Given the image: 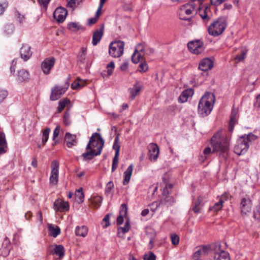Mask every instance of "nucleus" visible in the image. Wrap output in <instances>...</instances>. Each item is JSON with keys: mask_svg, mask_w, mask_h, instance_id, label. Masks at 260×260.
Here are the masks:
<instances>
[{"mask_svg": "<svg viewBox=\"0 0 260 260\" xmlns=\"http://www.w3.org/2000/svg\"><path fill=\"white\" fill-rule=\"evenodd\" d=\"M104 143L105 141L99 133H93L86 146L87 152L83 153L82 156L85 160H90L95 156L100 155Z\"/></svg>", "mask_w": 260, "mask_h": 260, "instance_id": "obj_1", "label": "nucleus"}, {"mask_svg": "<svg viewBox=\"0 0 260 260\" xmlns=\"http://www.w3.org/2000/svg\"><path fill=\"white\" fill-rule=\"evenodd\" d=\"M210 143L214 151L223 154L229 150L230 138L226 136H223L222 131H219L212 137Z\"/></svg>", "mask_w": 260, "mask_h": 260, "instance_id": "obj_2", "label": "nucleus"}, {"mask_svg": "<svg viewBox=\"0 0 260 260\" xmlns=\"http://www.w3.org/2000/svg\"><path fill=\"white\" fill-rule=\"evenodd\" d=\"M215 101L213 93L206 92L200 99L198 104V113L202 117L208 115L212 111Z\"/></svg>", "mask_w": 260, "mask_h": 260, "instance_id": "obj_3", "label": "nucleus"}, {"mask_svg": "<svg viewBox=\"0 0 260 260\" xmlns=\"http://www.w3.org/2000/svg\"><path fill=\"white\" fill-rule=\"evenodd\" d=\"M228 18L222 16L214 19L208 27L210 35L218 37L221 35L228 26Z\"/></svg>", "mask_w": 260, "mask_h": 260, "instance_id": "obj_4", "label": "nucleus"}, {"mask_svg": "<svg viewBox=\"0 0 260 260\" xmlns=\"http://www.w3.org/2000/svg\"><path fill=\"white\" fill-rule=\"evenodd\" d=\"M256 136L252 134L240 137L237 141L234 147V152L238 155L245 153L249 147V143L254 141Z\"/></svg>", "mask_w": 260, "mask_h": 260, "instance_id": "obj_5", "label": "nucleus"}, {"mask_svg": "<svg viewBox=\"0 0 260 260\" xmlns=\"http://www.w3.org/2000/svg\"><path fill=\"white\" fill-rule=\"evenodd\" d=\"M191 2L190 4H186L182 6L178 11V15L179 18L183 20L190 21V16L193 12H196V6L195 4L193 2L197 1L198 4H201L203 0H191Z\"/></svg>", "mask_w": 260, "mask_h": 260, "instance_id": "obj_6", "label": "nucleus"}, {"mask_svg": "<svg viewBox=\"0 0 260 260\" xmlns=\"http://www.w3.org/2000/svg\"><path fill=\"white\" fill-rule=\"evenodd\" d=\"M124 45V42L120 40L112 42L109 46V54L114 58L120 57L123 54Z\"/></svg>", "mask_w": 260, "mask_h": 260, "instance_id": "obj_7", "label": "nucleus"}, {"mask_svg": "<svg viewBox=\"0 0 260 260\" xmlns=\"http://www.w3.org/2000/svg\"><path fill=\"white\" fill-rule=\"evenodd\" d=\"M211 251L209 245H202L197 247L193 253L191 258L192 260H203Z\"/></svg>", "mask_w": 260, "mask_h": 260, "instance_id": "obj_8", "label": "nucleus"}, {"mask_svg": "<svg viewBox=\"0 0 260 260\" xmlns=\"http://www.w3.org/2000/svg\"><path fill=\"white\" fill-rule=\"evenodd\" d=\"M188 50L194 54H199L202 53L205 49L204 43L200 40L190 41L187 44Z\"/></svg>", "mask_w": 260, "mask_h": 260, "instance_id": "obj_9", "label": "nucleus"}, {"mask_svg": "<svg viewBox=\"0 0 260 260\" xmlns=\"http://www.w3.org/2000/svg\"><path fill=\"white\" fill-rule=\"evenodd\" d=\"M59 166V162L56 160H54L51 162V171L49 181L50 184L53 185H56L58 181Z\"/></svg>", "mask_w": 260, "mask_h": 260, "instance_id": "obj_10", "label": "nucleus"}, {"mask_svg": "<svg viewBox=\"0 0 260 260\" xmlns=\"http://www.w3.org/2000/svg\"><path fill=\"white\" fill-rule=\"evenodd\" d=\"M55 59L54 57L46 58L41 63V69L45 75L50 73L51 70L54 66Z\"/></svg>", "mask_w": 260, "mask_h": 260, "instance_id": "obj_11", "label": "nucleus"}, {"mask_svg": "<svg viewBox=\"0 0 260 260\" xmlns=\"http://www.w3.org/2000/svg\"><path fill=\"white\" fill-rule=\"evenodd\" d=\"M67 87L62 86H55L52 88L50 99L51 101H56L59 99L66 91Z\"/></svg>", "mask_w": 260, "mask_h": 260, "instance_id": "obj_12", "label": "nucleus"}, {"mask_svg": "<svg viewBox=\"0 0 260 260\" xmlns=\"http://www.w3.org/2000/svg\"><path fill=\"white\" fill-rule=\"evenodd\" d=\"M221 245L216 246L214 252V260H231L228 251L221 249Z\"/></svg>", "mask_w": 260, "mask_h": 260, "instance_id": "obj_13", "label": "nucleus"}, {"mask_svg": "<svg viewBox=\"0 0 260 260\" xmlns=\"http://www.w3.org/2000/svg\"><path fill=\"white\" fill-rule=\"evenodd\" d=\"M149 158L151 161H155L159 154V148L155 143H151L148 147Z\"/></svg>", "mask_w": 260, "mask_h": 260, "instance_id": "obj_14", "label": "nucleus"}, {"mask_svg": "<svg viewBox=\"0 0 260 260\" xmlns=\"http://www.w3.org/2000/svg\"><path fill=\"white\" fill-rule=\"evenodd\" d=\"M166 196L165 199L161 200V201H156L151 204L152 206H155V210L157 209L159 207L165 205L167 207L171 206L174 203V199L172 196H169L168 195H165Z\"/></svg>", "mask_w": 260, "mask_h": 260, "instance_id": "obj_15", "label": "nucleus"}, {"mask_svg": "<svg viewBox=\"0 0 260 260\" xmlns=\"http://www.w3.org/2000/svg\"><path fill=\"white\" fill-rule=\"evenodd\" d=\"M241 211L242 215H246L251 210V201L249 198H243L241 199L240 204Z\"/></svg>", "mask_w": 260, "mask_h": 260, "instance_id": "obj_16", "label": "nucleus"}, {"mask_svg": "<svg viewBox=\"0 0 260 260\" xmlns=\"http://www.w3.org/2000/svg\"><path fill=\"white\" fill-rule=\"evenodd\" d=\"M53 208L56 212L67 211L69 209V205L68 202H64L61 199H57L54 202Z\"/></svg>", "mask_w": 260, "mask_h": 260, "instance_id": "obj_17", "label": "nucleus"}, {"mask_svg": "<svg viewBox=\"0 0 260 260\" xmlns=\"http://www.w3.org/2000/svg\"><path fill=\"white\" fill-rule=\"evenodd\" d=\"M68 14V12L66 9L62 7H58L56 9L53 13V17L57 22H63Z\"/></svg>", "mask_w": 260, "mask_h": 260, "instance_id": "obj_18", "label": "nucleus"}, {"mask_svg": "<svg viewBox=\"0 0 260 260\" xmlns=\"http://www.w3.org/2000/svg\"><path fill=\"white\" fill-rule=\"evenodd\" d=\"M20 54L21 58L27 61L32 55L30 47L28 44H23L20 49Z\"/></svg>", "mask_w": 260, "mask_h": 260, "instance_id": "obj_19", "label": "nucleus"}, {"mask_svg": "<svg viewBox=\"0 0 260 260\" xmlns=\"http://www.w3.org/2000/svg\"><path fill=\"white\" fill-rule=\"evenodd\" d=\"M64 142L67 146L69 148L76 146L78 143L76 135H73L69 132L66 133L64 136Z\"/></svg>", "mask_w": 260, "mask_h": 260, "instance_id": "obj_20", "label": "nucleus"}, {"mask_svg": "<svg viewBox=\"0 0 260 260\" xmlns=\"http://www.w3.org/2000/svg\"><path fill=\"white\" fill-rule=\"evenodd\" d=\"M104 26L102 25L93 32L92 39V44L93 46L96 45L101 41L104 34Z\"/></svg>", "mask_w": 260, "mask_h": 260, "instance_id": "obj_21", "label": "nucleus"}, {"mask_svg": "<svg viewBox=\"0 0 260 260\" xmlns=\"http://www.w3.org/2000/svg\"><path fill=\"white\" fill-rule=\"evenodd\" d=\"M213 67V61L209 58H205L201 60L199 68L203 71H207L212 69Z\"/></svg>", "mask_w": 260, "mask_h": 260, "instance_id": "obj_22", "label": "nucleus"}, {"mask_svg": "<svg viewBox=\"0 0 260 260\" xmlns=\"http://www.w3.org/2000/svg\"><path fill=\"white\" fill-rule=\"evenodd\" d=\"M194 94V91L192 88H188L183 90L178 98V102L183 103L187 102L189 97H191Z\"/></svg>", "mask_w": 260, "mask_h": 260, "instance_id": "obj_23", "label": "nucleus"}, {"mask_svg": "<svg viewBox=\"0 0 260 260\" xmlns=\"http://www.w3.org/2000/svg\"><path fill=\"white\" fill-rule=\"evenodd\" d=\"M127 212V208L125 204H123L121 206V209L119 212V215L117 218V225H120L123 222V218L125 217Z\"/></svg>", "mask_w": 260, "mask_h": 260, "instance_id": "obj_24", "label": "nucleus"}, {"mask_svg": "<svg viewBox=\"0 0 260 260\" xmlns=\"http://www.w3.org/2000/svg\"><path fill=\"white\" fill-rule=\"evenodd\" d=\"M29 78V73L24 69L18 71L17 74V80L19 82L27 81Z\"/></svg>", "mask_w": 260, "mask_h": 260, "instance_id": "obj_25", "label": "nucleus"}, {"mask_svg": "<svg viewBox=\"0 0 260 260\" xmlns=\"http://www.w3.org/2000/svg\"><path fill=\"white\" fill-rule=\"evenodd\" d=\"M238 117V110L235 109H233L231 115V118L229 127V129L231 132L234 130V125L237 121Z\"/></svg>", "mask_w": 260, "mask_h": 260, "instance_id": "obj_26", "label": "nucleus"}, {"mask_svg": "<svg viewBox=\"0 0 260 260\" xmlns=\"http://www.w3.org/2000/svg\"><path fill=\"white\" fill-rule=\"evenodd\" d=\"M204 200V197L203 196H199L197 198V199L192 202L191 206V210L193 211L194 213L197 214L200 212L201 208L200 207L202 203Z\"/></svg>", "mask_w": 260, "mask_h": 260, "instance_id": "obj_27", "label": "nucleus"}, {"mask_svg": "<svg viewBox=\"0 0 260 260\" xmlns=\"http://www.w3.org/2000/svg\"><path fill=\"white\" fill-rule=\"evenodd\" d=\"M8 150V145L6 136L3 132H1L0 136V155L5 153Z\"/></svg>", "mask_w": 260, "mask_h": 260, "instance_id": "obj_28", "label": "nucleus"}, {"mask_svg": "<svg viewBox=\"0 0 260 260\" xmlns=\"http://www.w3.org/2000/svg\"><path fill=\"white\" fill-rule=\"evenodd\" d=\"M133 170V165L132 164L128 167V168L124 172V179L123 181V184L124 185L127 184L129 182Z\"/></svg>", "mask_w": 260, "mask_h": 260, "instance_id": "obj_29", "label": "nucleus"}, {"mask_svg": "<svg viewBox=\"0 0 260 260\" xmlns=\"http://www.w3.org/2000/svg\"><path fill=\"white\" fill-rule=\"evenodd\" d=\"M209 9L207 7L203 11L201 9L199 10V15L204 23H207L211 19V15H209Z\"/></svg>", "mask_w": 260, "mask_h": 260, "instance_id": "obj_30", "label": "nucleus"}, {"mask_svg": "<svg viewBox=\"0 0 260 260\" xmlns=\"http://www.w3.org/2000/svg\"><path fill=\"white\" fill-rule=\"evenodd\" d=\"M88 229L87 226L82 225L77 226L75 230V234L77 236L85 237L88 233Z\"/></svg>", "mask_w": 260, "mask_h": 260, "instance_id": "obj_31", "label": "nucleus"}, {"mask_svg": "<svg viewBox=\"0 0 260 260\" xmlns=\"http://www.w3.org/2000/svg\"><path fill=\"white\" fill-rule=\"evenodd\" d=\"M86 54V48L85 47H82L77 56V61L81 64L84 63L87 58Z\"/></svg>", "mask_w": 260, "mask_h": 260, "instance_id": "obj_32", "label": "nucleus"}, {"mask_svg": "<svg viewBox=\"0 0 260 260\" xmlns=\"http://www.w3.org/2000/svg\"><path fill=\"white\" fill-rule=\"evenodd\" d=\"M65 253V250L63 246L61 245H55L53 248V254L58 255L59 258L63 257Z\"/></svg>", "mask_w": 260, "mask_h": 260, "instance_id": "obj_33", "label": "nucleus"}, {"mask_svg": "<svg viewBox=\"0 0 260 260\" xmlns=\"http://www.w3.org/2000/svg\"><path fill=\"white\" fill-rule=\"evenodd\" d=\"M141 90L140 86L138 85V82H136L134 85L133 87L130 88L128 90L130 93V96L133 100L137 95L139 93Z\"/></svg>", "mask_w": 260, "mask_h": 260, "instance_id": "obj_34", "label": "nucleus"}, {"mask_svg": "<svg viewBox=\"0 0 260 260\" xmlns=\"http://www.w3.org/2000/svg\"><path fill=\"white\" fill-rule=\"evenodd\" d=\"M48 230L50 232V235L53 237H56L60 234V229L58 226L54 227L52 224H49Z\"/></svg>", "mask_w": 260, "mask_h": 260, "instance_id": "obj_35", "label": "nucleus"}, {"mask_svg": "<svg viewBox=\"0 0 260 260\" xmlns=\"http://www.w3.org/2000/svg\"><path fill=\"white\" fill-rule=\"evenodd\" d=\"M247 50L245 48H241L240 49V54L237 55L234 59L237 62H240L243 61L246 57Z\"/></svg>", "mask_w": 260, "mask_h": 260, "instance_id": "obj_36", "label": "nucleus"}, {"mask_svg": "<svg viewBox=\"0 0 260 260\" xmlns=\"http://www.w3.org/2000/svg\"><path fill=\"white\" fill-rule=\"evenodd\" d=\"M114 68H115V65H114V62L113 61H111L109 64H108L107 65L106 70L104 71L102 73V76L103 77L106 76L105 72H107L108 76H111L113 72V70L114 69Z\"/></svg>", "mask_w": 260, "mask_h": 260, "instance_id": "obj_37", "label": "nucleus"}, {"mask_svg": "<svg viewBox=\"0 0 260 260\" xmlns=\"http://www.w3.org/2000/svg\"><path fill=\"white\" fill-rule=\"evenodd\" d=\"M130 229V224L129 221L128 219L126 220L124 226L123 227H119L118 228V234L120 235L121 233L122 234H124L125 233H127Z\"/></svg>", "mask_w": 260, "mask_h": 260, "instance_id": "obj_38", "label": "nucleus"}, {"mask_svg": "<svg viewBox=\"0 0 260 260\" xmlns=\"http://www.w3.org/2000/svg\"><path fill=\"white\" fill-rule=\"evenodd\" d=\"M70 100L67 98L60 100L58 103L57 112L58 113H60L65 108L66 105L70 103Z\"/></svg>", "mask_w": 260, "mask_h": 260, "instance_id": "obj_39", "label": "nucleus"}, {"mask_svg": "<svg viewBox=\"0 0 260 260\" xmlns=\"http://www.w3.org/2000/svg\"><path fill=\"white\" fill-rule=\"evenodd\" d=\"M223 203L222 200H219L212 207H210L209 210L217 212L222 209L223 207Z\"/></svg>", "mask_w": 260, "mask_h": 260, "instance_id": "obj_40", "label": "nucleus"}, {"mask_svg": "<svg viewBox=\"0 0 260 260\" xmlns=\"http://www.w3.org/2000/svg\"><path fill=\"white\" fill-rule=\"evenodd\" d=\"M103 198L100 196H95L92 198L91 203L94 205L95 207H99L102 203Z\"/></svg>", "mask_w": 260, "mask_h": 260, "instance_id": "obj_41", "label": "nucleus"}, {"mask_svg": "<svg viewBox=\"0 0 260 260\" xmlns=\"http://www.w3.org/2000/svg\"><path fill=\"white\" fill-rule=\"evenodd\" d=\"M15 16L17 20L19 22L20 24H23L26 22V18L24 15L20 14V13L16 11L15 12Z\"/></svg>", "mask_w": 260, "mask_h": 260, "instance_id": "obj_42", "label": "nucleus"}, {"mask_svg": "<svg viewBox=\"0 0 260 260\" xmlns=\"http://www.w3.org/2000/svg\"><path fill=\"white\" fill-rule=\"evenodd\" d=\"M51 131L50 128H46L43 132L42 134V144L45 145L47 141H48L49 133Z\"/></svg>", "mask_w": 260, "mask_h": 260, "instance_id": "obj_43", "label": "nucleus"}, {"mask_svg": "<svg viewBox=\"0 0 260 260\" xmlns=\"http://www.w3.org/2000/svg\"><path fill=\"white\" fill-rule=\"evenodd\" d=\"M75 196L79 202H83L84 201V195L82 188H79L75 192Z\"/></svg>", "mask_w": 260, "mask_h": 260, "instance_id": "obj_44", "label": "nucleus"}, {"mask_svg": "<svg viewBox=\"0 0 260 260\" xmlns=\"http://www.w3.org/2000/svg\"><path fill=\"white\" fill-rule=\"evenodd\" d=\"M118 137H116L115 138L114 142L113 145V149L115 151L116 156H119V150H120V145L118 144Z\"/></svg>", "mask_w": 260, "mask_h": 260, "instance_id": "obj_45", "label": "nucleus"}, {"mask_svg": "<svg viewBox=\"0 0 260 260\" xmlns=\"http://www.w3.org/2000/svg\"><path fill=\"white\" fill-rule=\"evenodd\" d=\"M135 52L141 53L143 56L145 54V47L143 44L139 43L136 46Z\"/></svg>", "mask_w": 260, "mask_h": 260, "instance_id": "obj_46", "label": "nucleus"}, {"mask_svg": "<svg viewBox=\"0 0 260 260\" xmlns=\"http://www.w3.org/2000/svg\"><path fill=\"white\" fill-rule=\"evenodd\" d=\"M114 187V183L112 181H109L106 185L105 190V193L106 196H109L112 190L113 189Z\"/></svg>", "mask_w": 260, "mask_h": 260, "instance_id": "obj_47", "label": "nucleus"}, {"mask_svg": "<svg viewBox=\"0 0 260 260\" xmlns=\"http://www.w3.org/2000/svg\"><path fill=\"white\" fill-rule=\"evenodd\" d=\"M82 0H68V6L71 8H75L78 6Z\"/></svg>", "mask_w": 260, "mask_h": 260, "instance_id": "obj_48", "label": "nucleus"}, {"mask_svg": "<svg viewBox=\"0 0 260 260\" xmlns=\"http://www.w3.org/2000/svg\"><path fill=\"white\" fill-rule=\"evenodd\" d=\"M142 56L143 55L141 53L134 52L132 56V60L134 63H137L139 62Z\"/></svg>", "mask_w": 260, "mask_h": 260, "instance_id": "obj_49", "label": "nucleus"}, {"mask_svg": "<svg viewBox=\"0 0 260 260\" xmlns=\"http://www.w3.org/2000/svg\"><path fill=\"white\" fill-rule=\"evenodd\" d=\"M14 26L13 24H6L4 27V31L7 34H11L14 30Z\"/></svg>", "mask_w": 260, "mask_h": 260, "instance_id": "obj_50", "label": "nucleus"}, {"mask_svg": "<svg viewBox=\"0 0 260 260\" xmlns=\"http://www.w3.org/2000/svg\"><path fill=\"white\" fill-rule=\"evenodd\" d=\"M63 123L66 125H69L71 123L70 115L68 111H67L63 117Z\"/></svg>", "mask_w": 260, "mask_h": 260, "instance_id": "obj_51", "label": "nucleus"}, {"mask_svg": "<svg viewBox=\"0 0 260 260\" xmlns=\"http://www.w3.org/2000/svg\"><path fill=\"white\" fill-rule=\"evenodd\" d=\"M163 181L164 183H165L166 184V187L164 188L162 192V195H168L169 194V192L168 191V188H171L173 187V185L172 184L168 183L167 180L165 179L164 177L162 178Z\"/></svg>", "mask_w": 260, "mask_h": 260, "instance_id": "obj_52", "label": "nucleus"}, {"mask_svg": "<svg viewBox=\"0 0 260 260\" xmlns=\"http://www.w3.org/2000/svg\"><path fill=\"white\" fill-rule=\"evenodd\" d=\"M170 238L173 245L176 246L178 244L179 242V237L178 235L175 234H171Z\"/></svg>", "mask_w": 260, "mask_h": 260, "instance_id": "obj_53", "label": "nucleus"}, {"mask_svg": "<svg viewBox=\"0 0 260 260\" xmlns=\"http://www.w3.org/2000/svg\"><path fill=\"white\" fill-rule=\"evenodd\" d=\"M69 29L72 31H76L80 28V26L76 22H70L68 24Z\"/></svg>", "mask_w": 260, "mask_h": 260, "instance_id": "obj_54", "label": "nucleus"}, {"mask_svg": "<svg viewBox=\"0 0 260 260\" xmlns=\"http://www.w3.org/2000/svg\"><path fill=\"white\" fill-rule=\"evenodd\" d=\"M214 152H217L215 151H214V148L212 149L209 147H207L205 148L203 151V154L205 155V158H207V157L210 154H212Z\"/></svg>", "mask_w": 260, "mask_h": 260, "instance_id": "obj_55", "label": "nucleus"}, {"mask_svg": "<svg viewBox=\"0 0 260 260\" xmlns=\"http://www.w3.org/2000/svg\"><path fill=\"white\" fill-rule=\"evenodd\" d=\"M139 68V71L140 72H145L148 69V66L145 61H144L140 64Z\"/></svg>", "mask_w": 260, "mask_h": 260, "instance_id": "obj_56", "label": "nucleus"}, {"mask_svg": "<svg viewBox=\"0 0 260 260\" xmlns=\"http://www.w3.org/2000/svg\"><path fill=\"white\" fill-rule=\"evenodd\" d=\"M118 156L115 155L112 161V172H114L118 167Z\"/></svg>", "mask_w": 260, "mask_h": 260, "instance_id": "obj_57", "label": "nucleus"}, {"mask_svg": "<svg viewBox=\"0 0 260 260\" xmlns=\"http://www.w3.org/2000/svg\"><path fill=\"white\" fill-rule=\"evenodd\" d=\"M8 3L7 1H4L3 3H0V15H2L5 9L8 7Z\"/></svg>", "mask_w": 260, "mask_h": 260, "instance_id": "obj_58", "label": "nucleus"}, {"mask_svg": "<svg viewBox=\"0 0 260 260\" xmlns=\"http://www.w3.org/2000/svg\"><path fill=\"white\" fill-rule=\"evenodd\" d=\"M81 80H80L79 81H75L71 84V87L73 89H77L79 88H81L83 86V85L80 83Z\"/></svg>", "mask_w": 260, "mask_h": 260, "instance_id": "obj_59", "label": "nucleus"}, {"mask_svg": "<svg viewBox=\"0 0 260 260\" xmlns=\"http://www.w3.org/2000/svg\"><path fill=\"white\" fill-rule=\"evenodd\" d=\"M39 4L43 6L44 10H46L47 6L50 0H38Z\"/></svg>", "mask_w": 260, "mask_h": 260, "instance_id": "obj_60", "label": "nucleus"}, {"mask_svg": "<svg viewBox=\"0 0 260 260\" xmlns=\"http://www.w3.org/2000/svg\"><path fill=\"white\" fill-rule=\"evenodd\" d=\"M60 131V126L57 125L53 131L52 140L55 141V139L58 136Z\"/></svg>", "mask_w": 260, "mask_h": 260, "instance_id": "obj_61", "label": "nucleus"}, {"mask_svg": "<svg viewBox=\"0 0 260 260\" xmlns=\"http://www.w3.org/2000/svg\"><path fill=\"white\" fill-rule=\"evenodd\" d=\"M156 256L152 252H150L148 254H145L144 257V260H155Z\"/></svg>", "mask_w": 260, "mask_h": 260, "instance_id": "obj_62", "label": "nucleus"}, {"mask_svg": "<svg viewBox=\"0 0 260 260\" xmlns=\"http://www.w3.org/2000/svg\"><path fill=\"white\" fill-rule=\"evenodd\" d=\"M110 214H107L104 217V218L103 219V221L106 222L105 224L103 225V227L104 228H107L110 224V222H109V220H110Z\"/></svg>", "mask_w": 260, "mask_h": 260, "instance_id": "obj_63", "label": "nucleus"}, {"mask_svg": "<svg viewBox=\"0 0 260 260\" xmlns=\"http://www.w3.org/2000/svg\"><path fill=\"white\" fill-rule=\"evenodd\" d=\"M7 95L8 92L7 90H0V102H2L7 96Z\"/></svg>", "mask_w": 260, "mask_h": 260, "instance_id": "obj_64", "label": "nucleus"}]
</instances>
